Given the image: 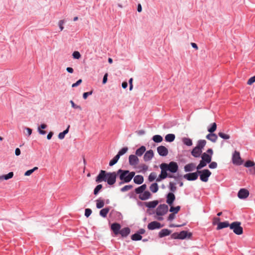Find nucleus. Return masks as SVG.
I'll use <instances>...</instances> for the list:
<instances>
[{
	"label": "nucleus",
	"instance_id": "25",
	"mask_svg": "<svg viewBox=\"0 0 255 255\" xmlns=\"http://www.w3.org/2000/svg\"><path fill=\"white\" fill-rule=\"evenodd\" d=\"M202 159L208 163L211 162L212 159V156L209 155L208 153L204 152L202 155Z\"/></svg>",
	"mask_w": 255,
	"mask_h": 255
},
{
	"label": "nucleus",
	"instance_id": "11",
	"mask_svg": "<svg viewBox=\"0 0 255 255\" xmlns=\"http://www.w3.org/2000/svg\"><path fill=\"white\" fill-rule=\"evenodd\" d=\"M249 191L245 188L240 189L238 194V196L240 199H246L249 196Z\"/></svg>",
	"mask_w": 255,
	"mask_h": 255
},
{
	"label": "nucleus",
	"instance_id": "28",
	"mask_svg": "<svg viewBox=\"0 0 255 255\" xmlns=\"http://www.w3.org/2000/svg\"><path fill=\"white\" fill-rule=\"evenodd\" d=\"M195 168V165L191 163L186 165L184 167V170L186 172L191 171L194 170Z\"/></svg>",
	"mask_w": 255,
	"mask_h": 255
},
{
	"label": "nucleus",
	"instance_id": "31",
	"mask_svg": "<svg viewBox=\"0 0 255 255\" xmlns=\"http://www.w3.org/2000/svg\"><path fill=\"white\" fill-rule=\"evenodd\" d=\"M109 211H110V209L109 208H104L100 211V215L102 217L105 218L107 217V215L108 213H109Z\"/></svg>",
	"mask_w": 255,
	"mask_h": 255
},
{
	"label": "nucleus",
	"instance_id": "32",
	"mask_svg": "<svg viewBox=\"0 0 255 255\" xmlns=\"http://www.w3.org/2000/svg\"><path fill=\"white\" fill-rule=\"evenodd\" d=\"M206 144V141L205 140H199L198 142V144L196 147L202 150V149L205 146Z\"/></svg>",
	"mask_w": 255,
	"mask_h": 255
},
{
	"label": "nucleus",
	"instance_id": "36",
	"mask_svg": "<svg viewBox=\"0 0 255 255\" xmlns=\"http://www.w3.org/2000/svg\"><path fill=\"white\" fill-rule=\"evenodd\" d=\"M152 139L155 142L158 143L162 141L163 138L160 135H155L153 136Z\"/></svg>",
	"mask_w": 255,
	"mask_h": 255
},
{
	"label": "nucleus",
	"instance_id": "33",
	"mask_svg": "<svg viewBox=\"0 0 255 255\" xmlns=\"http://www.w3.org/2000/svg\"><path fill=\"white\" fill-rule=\"evenodd\" d=\"M175 138V135L173 134H168L165 137V140L167 142H172L173 141Z\"/></svg>",
	"mask_w": 255,
	"mask_h": 255
},
{
	"label": "nucleus",
	"instance_id": "2",
	"mask_svg": "<svg viewBox=\"0 0 255 255\" xmlns=\"http://www.w3.org/2000/svg\"><path fill=\"white\" fill-rule=\"evenodd\" d=\"M117 174L119 175V178L122 181L120 184L124 183H128L135 175V172L133 171L129 172L128 170L121 169L118 170Z\"/></svg>",
	"mask_w": 255,
	"mask_h": 255
},
{
	"label": "nucleus",
	"instance_id": "37",
	"mask_svg": "<svg viewBox=\"0 0 255 255\" xmlns=\"http://www.w3.org/2000/svg\"><path fill=\"white\" fill-rule=\"evenodd\" d=\"M105 203L103 200L98 199L96 200V207L98 209L103 208L104 206Z\"/></svg>",
	"mask_w": 255,
	"mask_h": 255
},
{
	"label": "nucleus",
	"instance_id": "13",
	"mask_svg": "<svg viewBox=\"0 0 255 255\" xmlns=\"http://www.w3.org/2000/svg\"><path fill=\"white\" fill-rule=\"evenodd\" d=\"M184 177L189 181L195 180L198 178V172L186 174Z\"/></svg>",
	"mask_w": 255,
	"mask_h": 255
},
{
	"label": "nucleus",
	"instance_id": "8",
	"mask_svg": "<svg viewBox=\"0 0 255 255\" xmlns=\"http://www.w3.org/2000/svg\"><path fill=\"white\" fill-rule=\"evenodd\" d=\"M163 226L161 224L157 221H153L149 223L147 225V228L150 230H153L155 229H160Z\"/></svg>",
	"mask_w": 255,
	"mask_h": 255
},
{
	"label": "nucleus",
	"instance_id": "6",
	"mask_svg": "<svg viewBox=\"0 0 255 255\" xmlns=\"http://www.w3.org/2000/svg\"><path fill=\"white\" fill-rule=\"evenodd\" d=\"M163 164V166H165L168 170L172 173H175L178 170V166L176 162L172 161L168 164L165 163Z\"/></svg>",
	"mask_w": 255,
	"mask_h": 255
},
{
	"label": "nucleus",
	"instance_id": "51",
	"mask_svg": "<svg viewBox=\"0 0 255 255\" xmlns=\"http://www.w3.org/2000/svg\"><path fill=\"white\" fill-rule=\"evenodd\" d=\"M169 188L170 191L172 192H175L176 190V187L175 186V184L172 182H170Z\"/></svg>",
	"mask_w": 255,
	"mask_h": 255
},
{
	"label": "nucleus",
	"instance_id": "34",
	"mask_svg": "<svg viewBox=\"0 0 255 255\" xmlns=\"http://www.w3.org/2000/svg\"><path fill=\"white\" fill-rule=\"evenodd\" d=\"M13 176V172H10L7 174L2 175L0 177V179L8 180L11 178Z\"/></svg>",
	"mask_w": 255,
	"mask_h": 255
},
{
	"label": "nucleus",
	"instance_id": "45",
	"mask_svg": "<svg viewBox=\"0 0 255 255\" xmlns=\"http://www.w3.org/2000/svg\"><path fill=\"white\" fill-rule=\"evenodd\" d=\"M156 173L155 172H151L149 174L148 179L149 181L152 182L155 179H156Z\"/></svg>",
	"mask_w": 255,
	"mask_h": 255
},
{
	"label": "nucleus",
	"instance_id": "54",
	"mask_svg": "<svg viewBox=\"0 0 255 255\" xmlns=\"http://www.w3.org/2000/svg\"><path fill=\"white\" fill-rule=\"evenodd\" d=\"M64 23V20H60L58 22V25L59 26L60 29L61 31H62L64 29V27L63 25Z\"/></svg>",
	"mask_w": 255,
	"mask_h": 255
},
{
	"label": "nucleus",
	"instance_id": "42",
	"mask_svg": "<svg viewBox=\"0 0 255 255\" xmlns=\"http://www.w3.org/2000/svg\"><path fill=\"white\" fill-rule=\"evenodd\" d=\"M38 169L37 167H34L33 169L27 170L24 173V175L26 176H30L33 172Z\"/></svg>",
	"mask_w": 255,
	"mask_h": 255
},
{
	"label": "nucleus",
	"instance_id": "23",
	"mask_svg": "<svg viewBox=\"0 0 255 255\" xmlns=\"http://www.w3.org/2000/svg\"><path fill=\"white\" fill-rule=\"evenodd\" d=\"M133 181L137 184H142L143 182V177L142 175H137L134 176Z\"/></svg>",
	"mask_w": 255,
	"mask_h": 255
},
{
	"label": "nucleus",
	"instance_id": "47",
	"mask_svg": "<svg viewBox=\"0 0 255 255\" xmlns=\"http://www.w3.org/2000/svg\"><path fill=\"white\" fill-rule=\"evenodd\" d=\"M72 56H73V58L76 59H79L81 57V55L80 52L77 51H74L72 54Z\"/></svg>",
	"mask_w": 255,
	"mask_h": 255
},
{
	"label": "nucleus",
	"instance_id": "1",
	"mask_svg": "<svg viewBox=\"0 0 255 255\" xmlns=\"http://www.w3.org/2000/svg\"><path fill=\"white\" fill-rule=\"evenodd\" d=\"M117 172H106V171L101 170L99 175L97 176L96 181L100 183L102 181H107L110 185H112L116 183Z\"/></svg>",
	"mask_w": 255,
	"mask_h": 255
},
{
	"label": "nucleus",
	"instance_id": "59",
	"mask_svg": "<svg viewBox=\"0 0 255 255\" xmlns=\"http://www.w3.org/2000/svg\"><path fill=\"white\" fill-rule=\"evenodd\" d=\"M220 219L219 218H217V217L214 218L213 219V225H216V224L218 225V223H220Z\"/></svg>",
	"mask_w": 255,
	"mask_h": 255
},
{
	"label": "nucleus",
	"instance_id": "38",
	"mask_svg": "<svg viewBox=\"0 0 255 255\" xmlns=\"http://www.w3.org/2000/svg\"><path fill=\"white\" fill-rule=\"evenodd\" d=\"M182 141L183 143L187 146H191L192 145V141L190 138L184 137L183 138Z\"/></svg>",
	"mask_w": 255,
	"mask_h": 255
},
{
	"label": "nucleus",
	"instance_id": "64",
	"mask_svg": "<svg viewBox=\"0 0 255 255\" xmlns=\"http://www.w3.org/2000/svg\"><path fill=\"white\" fill-rule=\"evenodd\" d=\"M250 173L252 174H255V167H253L250 169Z\"/></svg>",
	"mask_w": 255,
	"mask_h": 255
},
{
	"label": "nucleus",
	"instance_id": "27",
	"mask_svg": "<svg viewBox=\"0 0 255 255\" xmlns=\"http://www.w3.org/2000/svg\"><path fill=\"white\" fill-rule=\"evenodd\" d=\"M146 187H147L146 184H143L141 186L136 188L135 189V192L136 194H141V193L145 191V190L146 189Z\"/></svg>",
	"mask_w": 255,
	"mask_h": 255
},
{
	"label": "nucleus",
	"instance_id": "39",
	"mask_svg": "<svg viewBox=\"0 0 255 255\" xmlns=\"http://www.w3.org/2000/svg\"><path fill=\"white\" fill-rule=\"evenodd\" d=\"M131 239L133 241H139L141 240L142 236L139 234L136 233L131 236Z\"/></svg>",
	"mask_w": 255,
	"mask_h": 255
},
{
	"label": "nucleus",
	"instance_id": "16",
	"mask_svg": "<svg viewBox=\"0 0 255 255\" xmlns=\"http://www.w3.org/2000/svg\"><path fill=\"white\" fill-rule=\"evenodd\" d=\"M163 164L162 163L160 167L161 168V173L160 174V178H166L168 176V174L167 173V171L168 170L165 166H163Z\"/></svg>",
	"mask_w": 255,
	"mask_h": 255
},
{
	"label": "nucleus",
	"instance_id": "43",
	"mask_svg": "<svg viewBox=\"0 0 255 255\" xmlns=\"http://www.w3.org/2000/svg\"><path fill=\"white\" fill-rule=\"evenodd\" d=\"M219 136L223 139H228L230 138V136L229 134L224 133L222 132H219L218 133Z\"/></svg>",
	"mask_w": 255,
	"mask_h": 255
},
{
	"label": "nucleus",
	"instance_id": "3",
	"mask_svg": "<svg viewBox=\"0 0 255 255\" xmlns=\"http://www.w3.org/2000/svg\"><path fill=\"white\" fill-rule=\"evenodd\" d=\"M241 225V223L240 222H234L230 224V228L235 234L240 235L243 233V229Z\"/></svg>",
	"mask_w": 255,
	"mask_h": 255
},
{
	"label": "nucleus",
	"instance_id": "56",
	"mask_svg": "<svg viewBox=\"0 0 255 255\" xmlns=\"http://www.w3.org/2000/svg\"><path fill=\"white\" fill-rule=\"evenodd\" d=\"M209 167L211 169L216 168L217 167V163L216 162H212L209 164Z\"/></svg>",
	"mask_w": 255,
	"mask_h": 255
},
{
	"label": "nucleus",
	"instance_id": "20",
	"mask_svg": "<svg viewBox=\"0 0 255 255\" xmlns=\"http://www.w3.org/2000/svg\"><path fill=\"white\" fill-rule=\"evenodd\" d=\"M201 153H202V150L199 148H198L196 147L194 148L191 152L192 155L195 157H199L200 156Z\"/></svg>",
	"mask_w": 255,
	"mask_h": 255
},
{
	"label": "nucleus",
	"instance_id": "52",
	"mask_svg": "<svg viewBox=\"0 0 255 255\" xmlns=\"http://www.w3.org/2000/svg\"><path fill=\"white\" fill-rule=\"evenodd\" d=\"M70 102V103L71 104V106L73 108L76 109H79L80 110H82L81 107L80 106L75 105V103H74V102L72 100H71Z\"/></svg>",
	"mask_w": 255,
	"mask_h": 255
},
{
	"label": "nucleus",
	"instance_id": "18",
	"mask_svg": "<svg viewBox=\"0 0 255 255\" xmlns=\"http://www.w3.org/2000/svg\"><path fill=\"white\" fill-rule=\"evenodd\" d=\"M151 194L148 191H145L139 195V198L141 200H146L149 199Z\"/></svg>",
	"mask_w": 255,
	"mask_h": 255
},
{
	"label": "nucleus",
	"instance_id": "7",
	"mask_svg": "<svg viewBox=\"0 0 255 255\" xmlns=\"http://www.w3.org/2000/svg\"><path fill=\"white\" fill-rule=\"evenodd\" d=\"M233 163L236 165H241L243 163V161L240 157V153L235 151L232 158Z\"/></svg>",
	"mask_w": 255,
	"mask_h": 255
},
{
	"label": "nucleus",
	"instance_id": "58",
	"mask_svg": "<svg viewBox=\"0 0 255 255\" xmlns=\"http://www.w3.org/2000/svg\"><path fill=\"white\" fill-rule=\"evenodd\" d=\"M82 82V79H79L75 83L72 84V87H75L79 86Z\"/></svg>",
	"mask_w": 255,
	"mask_h": 255
},
{
	"label": "nucleus",
	"instance_id": "41",
	"mask_svg": "<svg viewBox=\"0 0 255 255\" xmlns=\"http://www.w3.org/2000/svg\"><path fill=\"white\" fill-rule=\"evenodd\" d=\"M207 162H206L205 161L202 159V160L200 161V163L198 164V165L197 166V169L198 170H200L203 167L206 166Z\"/></svg>",
	"mask_w": 255,
	"mask_h": 255
},
{
	"label": "nucleus",
	"instance_id": "17",
	"mask_svg": "<svg viewBox=\"0 0 255 255\" xmlns=\"http://www.w3.org/2000/svg\"><path fill=\"white\" fill-rule=\"evenodd\" d=\"M175 199V196L173 193H169L167 195L166 203L169 205H172Z\"/></svg>",
	"mask_w": 255,
	"mask_h": 255
},
{
	"label": "nucleus",
	"instance_id": "9",
	"mask_svg": "<svg viewBox=\"0 0 255 255\" xmlns=\"http://www.w3.org/2000/svg\"><path fill=\"white\" fill-rule=\"evenodd\" d=\"M157 151L158 154L162 156H165L168 153L167 148L163 145H160L157 148Z\"/></svg>",
	"mask_w": 255,
	"mask_h": 255
},
{
	"label": "nucleus",
	"instance_id": "35",
	"mask_svg": "<svg viewBox=\"0 0 255 255\" xmlns=\"http://www.w3.org/2000/svg\"><path fill=\"white\" fill-rule=\"evenodd\" d=\"M120 156L119 155L117 154L110 161L109 163V165L112 166L115 164L118 161L120 158Z\"/></svg>",
	"mask_w": 255,
	"mask_h": 255
},
{
	"label": "nucleus",
	"instance_id": "4",
	"mask_svg": "<svg viewBox=\"0 0 255 255\" xmlns=\"http://www.w3.org/2000/svg\"><path fill=\"white\" fill-rule=\"evenodd\" d=\"M198 173L200 174V180L204 182L208 181V178L211 175V172L208 169L198 171Z\"/></svg>",
	"mask_w": 255,
	"mask_h": 255
},
{
	"label": "nucleus",
	"instance_id": "22",
	"mask_svg": "<svg viewBox=\"0 0 255 255\" xmlns=\"http://www.w3.org/2000/svg\"><path fill=\"white\" fill-rule=\"evenodd\" d=\"M158 201L157 200L145 203V206L149 208H154L158 205Z\"/></svg>",
	"mask_w": 255,
	"mask_h": 255
},
{
	"label": "nucleus",
	"instance_id": "24",
	"mask_svg": "<svg viewBox=\"0 0 255 255\" xmlns=\"http://www.w3.org/2000/svg\"><path fill=\"white\" fill-rule=\"evenodd\" d=\"M171 233V231L167 229H164L161 230L159 233V237L160 238H162L165 236H168L170 235Z\"/></svg>",
	"mask_w": 255,
	"mask_h": 255
},
{
	"label": "nucleus",
	"instance_id": "21",
	"mask_svg": "<svg viewBox=\"0 0 255 255\" xmlns=\"http://www.w3.org/2000/svg\"><path fill=\"white\" fill-rule=\"evenodd\" d=\"M130 230L129 228H124L120 230L119 234L123 237H127L130 233Z\"/></svg>",
	"mask_w": 255,
	"mask_h": 255
},
{
	"label": "nucleus",
	"instance_id": "49",
	"mask_svg": "<svg viewBox=\"0 0 255 255\" xmlns=\"http://www.w3.org/2000/svg\"><path fill=\"white\" fill-rule=\"evenodd\" d=\"M255 164V163L254 161L248 160L245 163V166L247 167H251L254 166Z\"/></svg>",
	"mask_w": 255,
	"mask_h": 255
},
{
	"label": "nucleus",
	"instance_id": "30",
	"mask_svg": "<svg viewBox=\"0 0 255 255\" xmlns=\"http://www.w3.org/2000/svg\"><path fill=\"white\" fill-rule=\"evenodd\" d=\"M150 190L153 193H156L158 190V186L157 183H153L149 187Z\"/></svg>",
	"mask_w": 255,
	"mask_h": 255
},
{
	"label": "nucleus",
	"instance_id": "62",
	"mask_svg": "<svg viewBox=\"0 0 255 255\" xmlns=\"http://www.w3.org/2000/svg\"><path fill=\"white\" fill-rule=\"evenodd\" d=\"M175 218V214H173V213H171L170 214L168 217V220L169 221H172V220H173Z\"/></svg>",
	"mask_w": 255,
	"mask_h": 255
},
{
	"label": "nucleus",
	"instance_id": "46",
	"mask_svg": "<svg viewBox=\"0 0 255 255\" xmlns=\"http://www.w3.org/2000/svg\"><path fill=\"white\" fill-rule=\"evenodd\" d=\"M128 150V148L127 147H123L122 149H121L117 154L119 155L120 157L121 156L124 155L125 153H126Z\"/></svg>",
	"mask_w": 255,
	"mask_h": 255
},
{
	"label": "nucleus",
	"instance_id": "53",
	"mask_svg": "<svg viewBox=\"0 0 255 255\" xmlns=\"http://www.w3.org/2000/svg\"><path fill=\"white\" fill-rule=\"evenodd\" d=\"M254 82H255V75L253 77L250 78L248 81L247 84L249 85H252Z\"/></svg>",
	"mask_w": 255,
	"mask_h": 255
},
{
	"label": "nucleus",
	"instance_id": "48",
	"mask_svg": "<svg viewBox=\"0 0 255 255\" xmlns=\"http://www.w3.org/2000/svg\"><path fill=\"white\" fill-rule=\"evenodd\" d=\"M132 187H133V186L131 185H126L121 188V191L122 192H126L128 190H130Z\"/></svg>",
	"mask_w": 255,
	"mask_h": 255
},
{
	"label": "nucleus",
	"instance_id": "10",
	"mask_svg": "<svg viewBox=\"0 0 255 255\" xmlns=\"http://www.w3.org/2000/svg\"><path fill=\"white\" fill-rule=\"evenodd\" d=\"M129 164L131 166H136L139 162V159L135 155H130L129 156Z\"/></svg>",
	"mask_w": 255,
	"mask_h": 255
},
{
	"label": "nucleus",
	"instance_id": "19",
	"mask_svg": "<svg viewBox=\"0 0 255 255\" xmlns=\"http://www.w3.org/2000/svg\"><path fill=\"white\" fill-rule=\"evenodd\" d=\"M206 137L207 139L213 142H216V141L218 139L217 135L216 134L213 133H209L208 134H207L206 135Z\"/></svg>",
	"mask_w": 255,
	"mask_h": 255
},
{
	"label": "nucleus",
	"instance_id": "55",
	"mask_svg": "<svg viewBox=\"0 0 255 255\" xmlns=\"http://www.w3.org/2000/svg\"><path fill=\"white\" fill-rule=\"evenodd\" d=\"M92 210L90 209L87 208L85 209V215L86 217H88L92 213Z\"/></svg>",
	"mask_w": 255,
	"mask_h": 255
},
{
	"label": "nucleus",
	"instance_id": "5",
	"mask_svg": "<svg viewBox=\"0 0 255 255\" xmlns=\"http://www.w3.org/2000/svg\"><path fill=\"white\" fill-rule=\"evenodd\" d=\"M168 207L166 204H161L156 208V213L158 216H163L168 212Z\"/></svg>",
	"mask_w": 255,
	"mask_h": 255
},
{
	"label": "nucleus",
	"instance_id": "44",
	"mask_svg": "<svg viewBox=\"0 0 255 255\" xmlns=\"http://www.w3.org/2000/svg\"><path fill=\"white\" fill-rule=\"evenodd\" d=\"M216 128H217V125L215 123H214L211 125V128H210L208 129V131L209 132H210V133H213L216 130Z\"/></svg>",
	"mask_w": 255,
	"mask_h": 255
},
{
	"label": "nucleus",
	"instance_id": "57",
	"mask_svg": "<svg viewBox=\"0 0 255 255\" xmlns=\"http://www.w3.org/2000/svg\"><path fill=\"white\" fill-rule=\"evenodd\" d=\"M92 94V91L85 92L83 94V97L84 99H86L88 96Z\"/></svg>",
	"mask_w": 255,
	"mask_h": 255
},
{
	"label": "nucleus",
	"instance_id": "63",
	"mask_svg": "<svg viewBox=\"0 0 255 255\" xmlns=\"http://www.w3.org/2000/svg\"><path fill=\"white\" fill-rule=\"evenodd\" d=\"M21 151L19 148H16L15 150V154L16 156H18L20 154Z\"/></svg>",
	"mask_w": 255,
	"mask_h": 255
},
{
	"label": "nucleus",
	"instance_id": "14",
	"mask_svg": "<svg viewBox=\"0 0 255 255\" xmlns=\"http://www.w3.org/2000/svg\"><path fill=\"white\" fill-rule=\"evenodd\" d=\"M153 155L154 153L152 150L150 149L147 151L143 156L144 160L145 161H148L150 160L153 157Z\"/></svg>",
	"mask_w": 255,
	"mask_h": 255
},
{
	"label": "nucleus",
	"instance_id": "50",
	"mask_svg": "<svg viewBox=\"0 0 255 255\" xmlns=\"http://www.w3.org/2000/svg\"><path fill=\"white\" fill-rule=\"evenodd\" d=\"M102 185L101 184L98 185L94 189V193L95 195H97L99 191L102 189Z\"/></svg>",
	"mask_w": 255,
	"mask_h": 255
},
{
	"label": "nucleus",
	"instance_id": "12",
	"mask_svg": "<svg viewBox=\"0 0 255 255\" xmlns=\"http://www.w3.org/2000/svg\"><path fill=\"white\" fill-rule=\"evenodd\" d=\"M179 234V239L183 240L186 238L190 239L191 238L192 234L191 233L188 232L186 231H181Z\"/></svg>",
	"mask_w": 255,
	"mask_h": 255
},
{
	"label": "nucleus",
	"instance_id": "26",
	"mask_svg": "<svg viewBox=\"0 0 255 255\" xmlns=\"http://www.w3.org/2000/svg\"><path fill=\"white\" fill-rule=\"evenodd\" d=\"M230 224L228 223V222H220L218 223V226L217 227V230H219L221 229H222L223 228L229 227H230Z\"/></svg>",
	"mask_w": 255,
	"mask_h": 255
},
{
	"label": "nucleus",
	"instance_id": "61",
	"mask_svg": "<svg viewBox=\"0 0 255 255\" xmlns=\"http://www.w3.org/2000/svg\"><path fill=\"white\" fill-rule=\"evenodd\" d=\"M132 81H133V79L132 78H131L129 80V90L130 91H131L133 88Z\"/></svg>",
	"mask_w": 255,
	"mask_h": 255
},
{
	"label": "nucleus",
	"instance_id": "40",
	"mask_svg": "<svg viewBox=\"0 0 255 255\" xmlns=\"http://www.w3.org/2000/svg\"><path fill=\"white\" fill-rule=\"evenodd\" d=\"M180 207L179 206H178L176 207L171 206L170 208L169 211H170V212H172L173 214H175L179 212V211L180 210Z\"/></svg>",
	"mask_w": 255,
	"mask_h": 255
},
{
	"label": "nucleus",
	"instance_id": "29",
	"mask_svg": "<svg viewBox=\"0 0 255 255\" xmlns=\"http://www.w3.org/2000/svg\"><path fill=\"white\" fill-rule=\"evenodd\" d=\"M146 148L144 146H141L140 147L138 148L135 151L136 155L138 156H141L143 153L145 151Z\"/></svg>",
	"mask_w": 255,
	"mask_h": 255
},
{
	"label": "nucleus",
	"instance_id": "15",
	"mask_svg": "<svg viewBox=\"0 0 255 255\" xmlns=\"http://www.w3.org/2000/svg\"><path fill=\"white\" fill-rule=\"evenodd\" d=\"M121 228V226L119 223H113L111 225V230L116 235L119 234Z\"/></svg>",
	"mask_w": 255,
	"mask_h": 255
},
{
	"label": "nucleus",
	"instance_id": "60",
	"mask_svg": "<svg viewBox=\"0 0 255 255\" xmlns=\"http://www.w3.org/2000/svg\"><path fill=\"white\" fill-rule=\"evenodd\" d=\"M171 237L174 239H179V234L177 233H173Z\"/></svg>",
	"mask_w": 255,
	"mask_h": 255
}]
</instances>
